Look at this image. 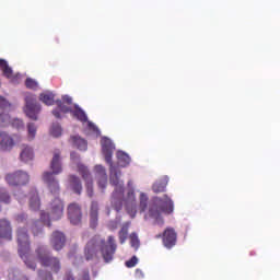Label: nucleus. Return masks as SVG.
<instances>
[{
	"instance_id": "nucleus-1",
	"label": "nucleus",
	"mask_w": 280,
	"mask_h": 280,
	"mask_svg": "<svg viewBox=\"0 0 280 280\" xmlns=\"http://www.w3.org/2000/svg\"><path fill=\"white\" fill-rule=\"evenodd\" d=\"M97 248L101 249L105 264H110L115 253L117 252V243H115V236H108L107 243L100 236H95L90 242H88L85 246L86 261H91L97 255Z\"/></svg>"
},
{
	"instance_id": "nucleus-2",
	"label": "nucleus",
	"mask_w": 280,
	"mask_h": 280,
	"mask_svg": "<svg viewBox=\"0 0 280 280\" xmlns=\"http://www.w3.org/2000/svg\"><path fill=\"white\" fill-rule=\"evenodd\" d=\"M162 213H174V201L167 196L163 195V197H154L153 202L149 207L148 215L149 218H153L159 226H163L165 221L163 220Z\"/></svg>"
},
{
	"instance_id": "nucleus-3",
	"label": "nucleus",
	"mask_w": 280,
	"mask_h": 280,
	"mask_svg": "<svg viewBox=\"0 0 280 280\" xmlns=\"http://www.w3.org/2000/svg\"><path fill=\"white\" fill-rule=\"evenodd\" d=\"M16 241L21 259H23L30 270H36V261L32 259V254H30V234L27 233V226L16 230Z\"/></svg>"
},
{
	"instance_id": "nucleus-4",
	"label": "nucleus",
	"mask_w": 280,
	"mask_h": 280,
	"mask_svg": "<svg viewBox=\"0 0 280 280\" xmlns=\"http://www.w3.org/2000/svg\"><path fill=\"white\" fill-rule=\"evenodd\" d=\"M65 215V203L60 198H55L48 208V213L42 212L40 220L47 226H51V220H60Z\"/></svg>"
},
{
	"instance_id": "nucleus-5",
	"label": "nucleus",
	"mask_w": 280,
	"mask_h": 280,
	"mask_svg": "<svg viewBox=\"0 0 280 280\" xmlns=\"http://www.w3.org/2000/svg\"><path fill=\"white\" fill-rule=\"evenodd\" d=\"M36 255L40 266H44V268H49L51 272H55L56 275L60 272V269L62 268L60 265V259L51 256L49 250H46L45 247H38L36 249Z\"/></svg>"
},
{
	"instance_id": "nucleus-6",
	"label": "nucleus",
	"mask_w": 280,
	"mask_h": 280,
	"mask_svg": "<svg viewBox=\"0 0 280 280\" xmlns=\"http://www.w3.org/2000/svg\"><path fill=\"white\" fill-rule=\"evenodd\" d=\"M40 104L36 101V96L28 94L25 96L24 113L28 119L38 121V114L40 113Z\"/></svg>"
},
{
	"instance_id": "nucleus-7",
	"label": "nucleus",
	"mask_w": 280,
	"mask_h": 280,
	"mask_svg": "<svg viewBox=\"0 0 280 280\" xmlns=\"http://www.w3.org/2000/svg\"><path fill=\"white\" fill-rule=\"evenodd\" d=\"M5 182L8 183V185H11V187L27 185L30 183V175L23 171L9 173L5 175Z\"/></svg>"
},
{
	"instance_id": "nucleus-8",
	"label": "nucleus",
	"mask_w": 280,
	"mask_h": 280,
	"mask_svg": "<svg viewBox=\"0 0 280 280\" xmlns=\"http://www.w3.org/2000/svg\"><path fill=\"white\" fill-rule=\"evenodd\" d=\"M161 237L165 248H174L178 240V234H176V230H174V228H166L163 232V235H155L156 240H161Z\"/></svg>"
},
{
	"instance_id": "nucleus-9",
	"label": "nucleus",
	"mask_w": 280,
	"mask_h": 280,
	"mask_svg": "<svg viewBox=\"0 0 280 280\" xmlns=\"http://www.w3.org/2000/svg\"><path fill=\"white\" fill-rule=\"evenodd\" d=\"M43 180L47 185L48 190L52 196H58L60 194V183L51 172H44Z\"/></svg>"
},
{
	"instance_id": "nucleus-10",
	"label": "nucleus",
	"mask_w": 280,
	"mask_h": 280,
	"mask_svg": "<svg viewBox=\"0 0 280 280\" xmlns=\"http://www.w3.org/2000/svg\"><path fill=\"white\" fill-rule=\"evenodd\" d=\"M121 176V171L117 168V166H114L113 163L109 164V183L115 187L116 194L117 191H120V189L124 191V180H120L119 177Z\"/></svg>"
},
{
	"instance_id": "nucleus-11",
	"label": "nucleus",
	"mask_w": 280,
	"mask_h": 280,
	"mask_svg": "<svg viewBox=\"0 0 280 280\" xmlns=\"http://www.w3.org/2000/svg\"><path fill=\"white\" fill-rule=\"evenodd\" d=\"M78 172L85 180L86 194L89 198H93V178L91 177V172L83 164H78Z\"/></svg>"
},
{
	"instance_id": "nucleus-12",
	"label": "nucleus",
	"mask_w": 280,
	"mask_h": 280,
	"mask_svg": "<svg viewBox=\"0 0 280 280\" xmlns=\"http://www.w3.org/2000/svg\"><path fill=\"white\" fill-rule=\"evenodd\" d=\"M101 145L106 163H108V165H113V152H115V144L113 143V140L102 138Z\"/></svg>"
},
{
	"instance_id": "nucleus-13",
	"label": "nucleus",
	"mask_w": 280,
	"mask_h": 280,
	"mask_svg": "<svg viewBox=\"0 0 280 280\" xmlns=\"http://www.w3.org/2000/svg\"><path fill=\"white\" fill-rule=\"evenodd\" d=\"M68 218L71 224L78 225L82 222V208L77 202L68 206Z\"/></svg>"
},
{
	"instance_id": "nucleus-14",
	"label": "nucleus",
	"mask_w": 280,
	"mask_h": 280,
	"mask_svg": "<svg viewBox=\"0 0 280 280\" xmlns=\"http://www.w3.org/2000/svg\"><path fill=\"white\" fill-rule=\"evenodd\" d=\"M50 174L52 176H58V174H62V162L60 158V150L56 149L52 153V159L50 161Z\"/></svg>"
},
{
	"instance_id": "nucleus-15",
	"label": "nucleus",
	"mask_w": 280,
	"mask_h": 280,
	"mask_svg": "<svg viewBox=\"0 0 280 280\" xmlns=\"http://www.w3.org/2000/svg\"><path fill=\"white\" fill-rule=\"evenodd\" d=\"M66 242H67V237L65 236V233L60 231H55L52 233L50 238V244L55 250H62Z\"/></svg>"
},
{
	"instance_id": "nucleus-16",
	"label": "nucleus",
	"mask_w": 280,
	"mask_h": 280,
	"mask_svg": "<svg viewBox=\"0 0 280 280\" xmlns=\"http://www.w3.org/2000/svg\"><path fill=\"white\" fill-rule=\"evenodd\" d=\"M14 145V138L5 131H0V150H3V152H10Z\"/></svg>"
},
{
	"instance_id": "nucleus-17",
	"label": "nucleus",
	"mask_w": 280,
	"mask_h": 280,
	"mask_svg": "<svg viewBox=\"0 0 280 280\" xmlns=\"http://www.w3.org/2000/svg\"><path fill=\"white\" fill-rule=\"evenodd\" d=\"M68 188L77 194V196L82 195V180L77 175H69L68 176Z\"/></svg>"
},
{
	"instance_id": "nucleus-18",
	"label": "nucleus",
	"mask_w": 280,
	"mask_h": 280,
	"mask_svg": "<svg viewBox=\"0 0 280 280\" xmlns=\"http://www.w3.org/2000/svg\"><path fill=\"white\" fill-rule=\"evenodd\" d=\"M126 202V209L128 213H130L131 218H135L137 214V210L135 209L137 197L135 196V189H130L127 194V198L125 200Z\"/></svg>"
},
{
	"instance_id": "nucleus-19",
	"label": "nucleus",
	"mask_w": 280,
	"mask_h": 280,
	"mask_svg": "<svg viewBox=\"0 0 280 280\" xmlns=\"http://www.w3.org/2000/svg\"><path fill=\"white\" fill-rule=\"evenodd\" d=\"M0 240H12V224L8 219H0Z\"/></svg>"
},
{
	"instance_id": "nucleus-20",
	"label": "nucleus",
	"mask_w": 280,
	"mask_h": 280,
	"mask_svg": "<svg viewBox=\"0 0 280 280\" xmlns=\"http://www.w3.org/2000/svg\"><path fill=\"white\" fill-rule=\"evenodd\" d=\"M100 205L96 201H92L90 208V226L91 229H97V222L100 218Z\"/></svg>"
},
{
	"instance_id": "nucleus-21",
	"label": "nucleus",
	"mask_w": 280,
	"mask_h": 280,
	"mask_svg": "<svg viewBox=\"0 0 280 280\" xmlns=\"http://www.w3.org/2000/svg\"><path fill=\"white\" fill-rule=\"evenodd\" d=\"M112 207L115 211H119L124 207V190L114 191L112 196Z\"/></svg>"
},
{
	"instance_id": "nucleus-22",
	"label": "nucleus",
	"mask_w": 280,
	"mask_h": 280,
	"mask_svg": "<svg viewBox=\"0 0 280 280\" xmlns=\"http://www.w3.org/2000/svg\"><path fill=\"white\" fill-rule=\"evenodd\" d=\"M26 229L32 231L34 237H38V235H42L43 233V221H30L26 223Z\"/></svg>"
},
{
	"instance_id": "nucleus-23",
	"label": "nucleus",
	"mask_w": 280,
	"mask_h": 280,
	"mask_svg": "<svg viewBox=\"0 0 280 280\" xmlns=\"http://www.w3.org/2000/svg\"><path fill=\"white\" fill-rule=\"evenodd\" d=\"M168 183H170V177L167 176H164L160 180L155 182L152 186L154 194H163Z\"/></svg>"
},
{
	"instance_id": "nucleus-24",
	"label": "nucleus",
	"mask_w": 280,
	"mask_h": 280,
	"mask_svg": "<svg viewBox=\"0 0 280 280\" xmlns=\"http://www.w3.org/2000/svg\"><path fill=\"white\" fill-rule=\"evenodd\" d=\"M20 159L24 163L33 161L34 160V149H32V147H30V145H23L22 151L20 153Z\"/></svg>"
},
{
	"instance_id": "nucleus-25",
	"label": "nucleus",
	"mask_w": 280,
	"mask_h": 280,
	"mask_svg": "<svg viewBox=\"0 0 280 280\" xmlns=\"http://www.w3.org/2000/svg\"><path fill=\"white\" fill-rule=\"evenodd\" d=\"M57 104V108L52 110V115L54 117H56V119H60V114L61 113H72L71 108H69L67 105H65V103H62V101L57 100L56 101Z\"/></svg>"
},
{
	"instance_id": "nucleus-26",
	"label": "nucleus",
	"mask_w": 280,
	"mask_h": 280,
	"mask_svg": "<svg viewBox=\"0 0 280 280\" xmlns=\"http://www.w3.org/2000/svg\"><path fill=\"white\" fill-rule=\"evenodd\" d=\"M30 209H32V211H38V209H40V197H38V191L36 190L30 194Z\"/></svg>"
},
{
	"instance_id": "nucleus-27",
	"label": "nucleus",
	"mask_w": 280,
	"mask_h": 280,
	"mask_svg": "<svg viewBox=\"0 0 280 280\" xmlns=\"http://www.w3.org/2000/svg\"><path fill=\"white\" fill-rule=\"evenodd\" d=\"M56 95L52 92H43L39 94V101L46 106H54L56 103Z\"/></svg>"
},
{
	"instance_id": "nucleus-28",
	"label": "nucleus",
	"mask_w": 280,
	"mask_h": 280,
	"mask_svg": "<svg viewBox=\"0 0 280 280\" xmlns=\"http://www.w3.org/2000/svg\"><path fill=\"white\" fill-rule=\"evenodd\" d=\"M0 69L4 78H8V80H12V78H14V72L12 71V68L8 65V61H5L4 59H0Z\"/></svg>"
},
{
	"instance_id": "nucleus-29",
	"label": "nucleus",
	"mask_w": 280,
	"mask_h": 280,
	"mask_svg": "<svg viewBox=\"0 0 280 280\" xmlns=\"http://www.w3.org/2000/svg\"><path fill=\"white\" fill-rule=\"evenodd\" d=\"M116 156H117L118 164L120 165V167H128V165H130V155H128L126 152L118 151L116 153Z\"/></svg>"
},
{
	"instance_id": "nucleus-30",
	"label": "nucleus",
	"mask_w": 280,
	"mask_h": 280,
	"mask_svg": "<svg viewBox=\"0 0 280 280\" xmlns=\"http://www.w3.org/2000/svg\"><path fill=\"white\" fill-rule=\"evenodd\" d=\"M71 141L73 143V147L78 148V150L86 151V148H88L86 140L82 139L79 136H72Z\"/></svg>"
},
{
	"instance_id": "nucleus-31",
	"label": "nucleus",
	"mask_w": 280,
	"mask_h": 280,
	"mask_svg": "<svg viewBox=\"0 0 280 280\" xmlns=\"http://www.w3.org/2000/svg\"><path fill=\"white\" fill-rule=\"evenodd\" d=\"M71 114L73 115V117L79 119V121H86L88 119L86 113H84V110H82V108H80L79 106H75L74 110H72Z\"/></svg>"
},
{
	"instance_id": "nucleus-32",
	"label": "nucleus",
	"mask_w": 280,
	"mask_h": 280,
	"mask_svg": "<svg viewBox=\"0 0 280 280\" xmlns=\"http://www.w3.org/2000/svg\"><path fill=\"white\" fill-rule=\"evenodd\" d=\"M8 277L10 280H30L27 277L21 275V271L16 269H10Z\"/></svg>"
},
{
	"instance_id": "nucleus-33",
	"label": "nucleus",
	"mask_w": 280,
	"mask_h": 280,
	"mask_svg": "<svg viewBox=\"0 0 280 280\" xmlns=\"http://www.w3.org/2000/svg\"><path fill=\"white\" fill-rule=\"evenodd\" d=\"M130 240V246L131 248H135V250H139V246H141V242L139 241V236L136 232H132L129 236Z\"/></svg>"
},
{
	"instance_id": "nucleus-34",
	"label": "nucleus",
	"mask_w": 280,
	"mask_h": 280,
	"mask_svg": "<svg viewBox=\"0 0 280 280\" xmlns=\"http://www.w3.org/2000/svg\"><path fill=\"white\" fill-rule=\"evenodd\" d=\"M36 125L34 122H30L27 125V139L28 141H34L36 139Z\"/></svg>"
},
{
	"instance_id": "nucleus-35",
	"label": "nucleus",
	"mask_w": 280,
	"mask_h": 280,
	"mask_svg": "<svg viewBox=\"0 0 280 280\" xmlns=\"http://www.w3.org/2000/svg\"><path fill=\"white\" fill-rule=\"evenodd\" d=\"M120 244H126L128 240V226H122L118 233Z\"/></svg>"
},
{
	"instance_id": "nucleus-36",
	"label": "nucleus",
	"mask_w": 280,
	"mask_h": 280,
	"mask_svg": "<svg viewBox=\"0 0 280 280\" xmlns=\"http://www.w3.org/2000/svg\"><path fill=\"white\" fill-rule=\"evenodd\" d=\"M0 201L10 205V195L4 188H0Z\"/></svg>"
},
{
	"instance_id": "nucleus-37",
	"label": "nucleus",
	"mask_w": 280,
	"mask_h": 280,
	"mask_svg": "<svg viewBox=\"0 0 280 280\" xmlns=\"http://www.w3.org/2000/svg\"><path fill=\"white\" fill-rule=\"evenodd\" d=\"M50 135L56 138L60 137V135H62V127H60V125H52Z\"/></svg>"
},
{
	"instance_id": "nucleus-38",
	"label": "nucleus",
	"mask_w": 280,
	"mask_h": 280,
	"mask_svg": "<svg viewBox=\"0 0 280 280\" xmlns=\"http://www.w3.org/2000/svg\"><path fill=\"white\" fill-rule=\"evenodd\" d=\"M140 209L141 211H145L148 209V195L140 194Z\"/></svg>"
},
{
	"instance_id": "nucleus-39",
	"label": "nucleus",
	"mask_w": 280,
	"mask_h": 280,
	"mask_svg": "<svg viewBox=\"0 0 280 280\" xmlns=\"http://www.w3.org/2000/svg\"><path fill=\"white\" fill-rule=\"evenodd\" d=\"M25 86H26V89H38V82H36L32 78H27L25 80Z\"/></svg>"
},
{
	"instance_id": "nucleus-40",
	"label": "nucleus",
	"mask_w": 280,
	"mask_h": 280,
	"mask_svg": "<svg viewBox=\"0 0 280 280\" xmlns=\"http://www.w3.org/2000/svg\"><path fill=\"white\" fill-rule=\"evenodd\" d=\"M106 185H108V176L107 175H101L98 179V187L101 189H106Z\"/></svg>"
},
{
	"instance_id": "nucleus-41",
	"label": "nucleus",
	"mask_w": 280,
	"mask_h": 280,
	"mask_svg": "<svg viewBox=\"0 0 280 280\" xmlns=\"http://www.w3.org/2000/svg\"><path fill=\"white\" fill-rule=\"evenodd\" d=\"M138 262H139V259L137 258V256H132L129 260L125 262V266L127 268H135Z\"/></svg>"
},
{
	"instance_id": "nucleus-42",
	"label": "nucleus",
	"mask_w": 280,
	"mask_h": 280,
	"mask_svg": "<svg viewBox=\"0 0 280 280\" xmlns=\"http://www.w3.org/2000/svg\"><path fill=\"white\" fill-rule=\"evenodd\" d=\"M38 277L40 280H54V276L49 271H38Z\"/></svg>"
},
{
	"instance_id": "nucleus-43",
	"label": "nucleus",
	"mask_w": 280,
	"mask_h": 280,
	"mask_svg": "<svg viewBox=\"0 0 280 280\" xmlns=\"http://www.w3.org/2000/svg\"><path fill=\"white\" fill-rule=\"evenodd\" d=\"M12 127L16 128V130H21L22 128H25V124L19 118H15L12 120Z\"/></svg>"
},
{
	"instance_id": "nucleus-44",
	"label": "nucleus",
	"mask_w": 280,
	"mask_h": 280,
	"mask_svg": "<svg viewBox=\"0 0 280 280\" xmlns=\"http://www.w3.org/2000/svg\"><path fill=\"white\" fill-rule=\"evenodd\" d=\"M95 172H96V174H100V176L106 175V170L102 165H96L95 166Z\"/></svg>"
},
{
	"instance_id": "nucleus-45",
	"label": "nucleus",
	"mask_w": 280,
	"mask_h": 280,
	"mask_svg": "<svg viewBox=\"0 0 280 280\" xmlns=\"http://www.w3.org/2000/svg\"><path fill=\"white\" fill-rule=\"evenodd\" d=\"M16 222L19 223H23L27 221V214L22 213V214H18L15 218Z\"/></svg>"
},
{
	"instance_id": "nucleus-46",
	"label": "nucleus",
	"mask_w": 280,
	"mask_h": 280,
	"mask_svg": "<svg viewBox=\"0 0 280 280\" xmlns=\"http://www.w3.org/2000/svg\"><path fill=\"white\" fill-rule=\"evenodd\" d=\"M79 280H91V276L89 275V270H83L79 277Z\"/></svg>"
},
{
	"instance_id": "nucleus-47",
	"label": "nucleus",
	"mask_w": 280,
	"mask_h": 280,
	"mask_svg": "<svg viewBox=\"0 0 280 280\" xmlns=\"http://www.w3.org/2000/svg\"><path fill=\"white\" fill-rule=\"evenodd\" d=\"M135 277L136 279H143V277H145V273H143V270L141 269H136Z\"/></svg>"
},
{
	"instance_id": "nucleus-48",
	"label": "nucleus",
	"mask_w": 280,
	"mask_h": 280,
	"mask_svg": "<svg viewBox=\"0 0 280 280\" xmlns=\"http://www.w3.org/2000/svg\"><path fill=\"white\" fill-rule=\"evenodd\" d=\"M63 280H75V278L73 277V273L71 271H67L63 275Z\"/></svg>"
},
{
	"instance_id": "nucleus-49",
	"label": "nucleus",
	"mask_w": 280,
	"mask_h": 280,
	"mask_svg": "<svg viewBox=\"0 0 280 280\" xmlns=\"http://www.w3.org/2000/svg\"><path fill=\"white\" fill-rule=\"evenodd\" d=\"M61 102L65 103V104H72L73 100L71 98V96L65 95V96H62Z\"/></svg>"
},
{
	"instance_id": "nucleus-50",
	"label": "nucleus",
	"mask_w": 280,
	"mask_h": 280,
	"mask_svg": "<svg viewBox=\"0 0 280 280\" xmlns=\"http://www.w3.org/2000/svg\"><path fill=\"white\" fill-rule=\"evenodd\" d=\"M70 159H71L72 161H77L78 159H80V156L78 155V153L71 152Z\"/></svg>"
},
{
	"instance_id": "nucleus-51",
	"label": "nucleus",
	"mask_w": 280,
	"mask_h": 280,
	"mask_svg": "<svg viewBox=\"0 0 280 280\" xmlns=\"http://www.w3.org/2000/svg\"><path fill=\"white\" fill-rule=\"evenodd\" d=\"M0 100H1L2 102H5V100H4L3 97H0Z\"/></svg>"
},
{
	"instance_id": "nucleus-52",
	"label": "nucleus",
	"mask_w": 280,
	"mask_h": 280,
	"mask_svg": "<svg viewBox=\"0 0 280 280\" xmlns=\"http://www.w3.org/2000/svg\"><path fill=\"white\" fill-rule=\"evenodd\" d=\"M131 182H128V185L130 186Z\"/></svg>"
},
{
	"instance_id": "nucleus-53",
	"label": "nucleus",
	"mask_w": 280,
	"mask_h": 280,
	"mask_svg": "<svg viewBox=\"0 0 280 280\" xmlns=\"http://www.w3.org/2000/svg\"><path fill=\"white\" fill-rule=\"evenodd\" d=\"M0 211H1V206H0Z\"/></svg>"
}]
</instances>
